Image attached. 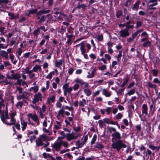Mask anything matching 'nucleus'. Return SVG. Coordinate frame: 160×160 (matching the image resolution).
Masks as SVG:
<instances>
[{"label": "nucleus", "mask_w": 160, "mask_h": 160, "mask_svg": "<svg viewBox=\"0 0 160 160\" xmlns=\"http://www.w3.org/2000/svg\"><path fill=\"white\" fill-rule=\"evenodd\" d=\"M9 117L8 116V112H6L5 113L3 114L0 116L2 121L4 123L8 125L11 126L14 125L12 128L14 132H16L15 127L18 130H20V125L18 123H16V120L15 117L16 115V113L15 111H10L9 113Z\"/></svg>", "instance_id": "f257e3e1"}, {"label": "nucleus", "mask_w": 160, "mask_h": 160, "mask_svg": "<svg viewBox=\"0 0 160 160\" xmlns=\"http://www.w3.org/2000/svg\"><path fill=\"white\" fill-rule=\"evenodd\" d=\"M112 143L111 145L112 149H116L117 151L119 152L122 148L127 147V145L123 142L121 140V136L120 134L117 131L112 134Z\"/></svg>", "instance_id": "f03ea898"}, {"label": "nucleus", "mask_w": 160, "mask_h": 160, "mask_svg": "<svg viewBox=\"0 0 160 160\" xmlns=\"http://www.w3.org/2000/svg\"><path fill=\"white\" fill-rule=\"evenodd\" d=\"M11 76L9 77V78L13 79L15 80H17V83L13 84L14 85H17L19 84L20 85L21 81V76L18 73H14V71L13 70H12L11 71Z\"/></svg>", "instance_id": "7ed1b4c3"}, {"label": "nucleus", "mask_w": 160, "mask_h": 160, "mask_svg": "<svg viewBox=\"0 0 160 160\" xmlns=\"http://www.w3.org/2000/svg\"><path fill=\"white\" fill-rule=\"evenodd\" d=\"M88 139V136L86 135L83 136L81 138V140H77L76 143L75 145L76 146V148H82Z\"/></svg>", "instance_id": "20e7f679"}, {"label": "nucleus", "mask_w": 160, "mask_h": 160, "mask_svg": "<svg viewBox=\"0 0 160 160\" xmlns=\"http://www.w3.org/2000/svg\"><path fill=\"white\" fill-rule=\"evenodd\" d=\"M43 98L42 93L40 92H38L34 95L32 99V102L33 104H35L39 101H42Z\"/></svg>", "instance_id": "39448f33"}, {"label": "nucleus", "mask_w": 160, "mask_h": 160, "mask_svg": "<svg viewBox=\"0 0 160 160\" xmlns=\"http://www.w3.org/2000/svg\"><path fill=\"white\" fill-rule=\"evenodd\" d=\"M80 134L72 132L71 133H68L66 134L67 140L70 141L72 140L75 139L79 136Z\"/></svg>", "instance_id": "423d86ee"}, {"label": "nucleus", "mask_w": 160, "mask_h": 160, "mask_svg": "<svg viewBox=\"0 0 160 160\" xmlns=\"http://www.w3.org/2000/svg\"><path fill=\"white\" fill-rule=\"evenodd\" d=\"M28 117H30L31 119L36 123V125L38 126L40 124L39 118L36 113L32 114V113H29L27 115Z\"/></svg>", "instance_id": "0eeeda50"}, {"label": "nucleus", "mask_w": 160, "mask_h": 160, "mask_svg": "<svg viewBox=\"0 0 160 160\" xmlns=\"http://www.w3.org/2000/svg\"><path fill=\"white\" fill-rule=\"evenodd\" d=\"M129 31V29L127 28L121 30L119 32L120 36L122 38H124L128 36L130 34Z\"/></svg>", "instance_id": "6e6552de"}, {"label": "nucleus", "mask_w": 160, "mask_h": 160, "mask_svg": "<svg viewBox=\"0 0 160 160\" xmlns=\"http://www.w3.org/2000/svg\"><path fill=\"white\" fill-rule=\"evenodd\" d=\"M52 148L56 151H59L60 150L62 146L60 141L55 142L52 145Z\"/></svg>", "instance_id": "1a4fd4ad"}, {"label": "nucleus", "mask_w": 160, "mask_h": 160, "mask_svg": "<svg viewBox=\"0 0 160 160\" xmlns=\"http://www.w3.org/2000/svg\"><path fill=\"white\" fill-rule=\"evenodd\" d=\"M74 82L77 83H79L81 85H84V87L85 88H88L89 87L88 83L86 82H84V81L81 79L77 78L74 80Z\"/></svg>", "instance_id": "9d476101"}, {"label": "nucleus", "mask_w": 160, "mask_h": 160, "mask_svg": "<svg viewBox=\"0 0 160 160\" xmlns=\"http://www.w3.org/2000/svg\"><path fill=\"white\" fill-rule=\"evenodd\" d=\"M62 64H65V62L63 59H60L58 60H56L55 61V66L56 67L59 68L61 70L62 69L61 66Z\"/></svg>", "instance_id": "9b49d317"}, {"label": "nucleus", "mask_w": 160, "mask_h": 160, "mask_svg": "<svg viewBox=\"0 0 160 160\" xmlns=\"http://www.w3.org/2000/svg\"><path fill=\"white\" fill-rule=\"evenodd\" d=\"M20 122L22 130V131H24L26 129L28 123V122L24 119H21Z\"/></svg>", "instance_id": "f8f14e48"}, {"label": "nucleus", "mask_w": 160, "mask_h": 160, "mask_svg": "<svg viewBox=\"0 0 160 160\" xmlns=\"http://www.w3.org/2000/svg\"><path fill=\"white\" fill-rule=\"evenodd\" d=\"M62 121H56L55 122L54 125V129L58 130L61 128L62 124Z\"/></svg>", "instance_id": "ddd939ff"}, {"label": "nucleus", "mask_w": 160, "mask_h": 160, "mask_svg": "<svg viewBox=\"0 0 160 160\" xmlns=\"http://www.w3.org/2000/svg\"><path fill=\"white\" fill-rule=\"evenodd\" d=\"M56 95L54 94L52 96H50L48 98L47 103L50 104L51 102H54L55 100Z\"/></svg>", "instance_id": "4468645a"}, {"label": "nucleus", "mask_w": 160, "mask_h": 160, "mask_svg": "<svg viewBox=\"0 0 160 160\" xmlns=\"http://www.w3.org/2000/svg\"><path fill=\"white\" fill-rule=\"evenodd\" d=\"M140 1L139 0H137L134 4L132 9L133 11H137L139 9Z\"/></svg>", "instance_id": "2eb2a0df"}, {"label": "nucleus", "mask_w": 160, "mask_h": 160, "mask_svg": "<svg viewBox=\"0 0 160 160\" xmlns=\"http://www.w3.org/2000/svg\"><path fill=\"white\" fill-rule=\"evenodd\" d=\"M63 89H65L68 92L70 93L72 90V88L69 87V85L68 83L64 84L62 87Z\"/></svg>", "instance_id": "dca6fc26"}, {"label": "nucleus", "mask_w": 160, "mask_h": 160, "mask_svg": "<svg viewBox=\"0 0 160 160\" xmlns=\"http://www.w3.org/2000/svg\"><path fill=\"white\" fill-rule=\"evenodd\" d=\"M50 81L48 80L46 82V88L43 87L40 89V91L42 93H44L45 91L48 90L49 87Z\"/></svg>", "instance_id": "f3484780"}, {"label": "nucleus", "mask_w": 160, "mask_h": 160, "mask_svg": "<svg viewBox=\"0 0 160 160\" xmlns=\"http://www.w3.org/2000/svg\"><path fill=\"white\" fill-rule=\"evenodd\" d=\"M0 55L5 59L7 60L8 58V52L4 50L0 51Z\"/></svg>", "instance_id": "a211bd4d"}, {"label": "nucleus", "mask_w": 160, "mask_h": 160, "mask_svg": "<svg viewBox=\"0 0 160 160\" xmlns=\"http://www.w3.org/2000/svg\"><path fill=\"white\" fill-rule=\"evenodd\" d=\"M50 11V10H45L44 9L41 10L38 12L37 13V16H40L43 14H47L49 13Z\"/></svg>", "instance_id": "6ab92c4d"}, {"label": "nucleus", "mask_w": 160, "mask_h": 160, "mask_svg": "<svg viewBox=\"0 0 160 160\" xmlns=\"http://www.w3.org/2000/svg\"><path fill=\"white\" fill-rule=\"evenodd\" d=\"M38 138L42 142L43 141L48 140V137L45 134H42L40 135Z\"/></svg>", "instance_id": "aec40b11"}, {"label": "nucleus", "mask_w": 160, "mask_h": 160, "mask_svg": "<svg viewBox=\"0 0 160 160\" xmlns=\"http://www.w3.org/2000/svg\"><path fill=\"white\" fill-rule=\"evenodd\" d=\"M148 106L145 104L142 105V113H144L146 115H148Z\"/></svg>", "instance_id": "412c9836"}, {"label": "nucleus", "mask_w": 160, "mask_h": 160, "mask_svg": "<svg viewBox=\"0 0 160 160\" xmlns=\"http://www.w3.org/2000/svg\"><path fill=\"white\" fill-rule=\"evenodd\" d=\"M88 101L84 98L82 99V100L79 101V105L80 107H84L85 105L87 104Z\"/></svg>", "instance_id": "4be33fe9"}, {"label": "nucleus", "mask_w": 160, "mask_h": 160, "mask_svg": "<svg viewBox=\"0 0 160 160\" xmlns=\"http://www.w3.org/2000/svg\"><path fill=\"white\" fill-rule=\"evenodd\" d=\"M9 58L11 62L14 65H15L17 62V60L15 59L14 55L12 54H10Z\"/></svg>", "instance_id": "5701e85b"}, {"label": "nucleus", "mask_w": 160, "mask_h": 160, "mask_svg": "<svg viewBox=\"0 0 160 160\" xmlns=\"http://www.w3.org/2000/svg\"><path fill=\"white\" fill-rule=\"evenodd\" d=\"M38 86H36L30 88L28 91L30 92H32L34 93H36L38 91Z\"/></svg>", "instance_id": "b1692460"}, {"label": "nucleus", "mask_w": 160, "mask_h": 160, "mask_svg": "<svg viewBox=\"0 0 160 160\" xmlns=\"http://www.w3.org/2000/svg\"><path fill=\"white\" fill-rule=\"evenodd\" d=\"M147 85L148 88H151L154 89H156L157 87V85L154 84H152L150 82H147Z\"/></svg>", "instance_id": "393cba45"}, {"label": "nucleus", "mask_w": 160, "mask_h": 160, "mask_svg": "<svg viewBox=\"0 0 160 160\" xmlns=\"http://www.w3.org/2000/svg\"><path fill=\"white\" fill-rule=\"evenodd\" d=\"M8 15L10 17V18L12 20L17 19L19 16V14L15 15L13 13L10 12L8 13Z\"/></svg>", "instance_id": "a878e982"}, {"label": "nucleus", "mask_w": 160, "mask_h": 160, "mask_svg": "<svg viewBox=\"0 0 160 160\" xmlns=\"http://www.w3.org/2000/svg\"><path fill=\"white\" fill-rule=\"evenodd\" d=\"M83 91L86 95L88 97L89 96L92 94V91L88 88H86L84 89Z\"/></svg>", "instance_id": "bb28decb"}, {"label": "nucleus", "mask_w": 160, "mask_h": 160, "mask_svg": "<svg viewBox=\"0 0 160 160\" xmlns=\"http://www.w3.org/2000/svg\"><path fill=\"white\" fill-rule=\"evenodd\" d=\"M42 155L46 159L48 157H49L51 158V160H56L55 158L52 157L49 154L44 152L42 154Z\"/></svg>", "instance_id": "cd10ccee"}, {"label": "nucleus", "mask_w": 160, "mask_h": 160, "mask_svg": "<svg viewBox=\"0 0 160 160\" xmlns=\"http://www.w3.org/2000/svg\"><path fill=\"white\" fill-rule=\"evenodd\" d=\"M33 70L34 72H37L38 71H40L41 70V67L39 65H36L33 68Z\"/></svg>", "instance_id": "c85d7f7f"}, {"label": "nucleus", "mask_w": 160, "mask_h": 160, "mask_svg": "<svg viewBox=\"0 0 160 160\" xmlns=\"http://www.w3.org/2000/svg\"><path fill=\"white\" fill-rule=\"evenodd\" d=\"M104 147V145L100 142H97L95 146V148H97L99 149H102Z\"/></svg>", "instance_id": "c756f323"}, {"label": "nucleus", "mask_w": 160, "mask_h": 160, "mask_svg": "<svg viewBox=\"0 0 160 160\" xmlns=\"http://www.w3.org/2000/svg\"><path fill=\"white\" fill-rule=\"evenodd\" d=\"M85 45L83 42L80 47V50H81V53L84 52H87V50L85 49Z\"/></svg>", "instance_id": "7c9ffc66"}, {"label": "nucleus", "mask_w": 160, "mask_h": 160, "mask_svg": "<svg viewBox=\"0 0 160 160\" xmlns=\"http://www.w3.org/2000/svg\"><path fill=\"white\" fill-rule=\"evenodd\" d=\"M102 94L106 97H109L111 95V94L108 92L106 89L104 88L102 90Z\"/></svg>", "instance_id": "2f4dec72"}, {"label": "nucleus", "mask_w": 160, "mask_h": 160, "mask_svg": "<svg viewBox=\"0 0 160 160\" xmlns=\"http://www.w3.org/2000/svg\"><path fill=\"white\" fill-rule=\"evenodd\" d=\"M36 144L37 146L39 147L43 146L44 143L39 139L37 138L36 140Z\"/></svg>", "instance_id": "473e14b6"}, {"label": "nucleus", "mask_w": 160, "mask_h": 160, "mask_svg": "<svg viewBox=\"0 0 160 160\" xmlns=\"http://www.w3.org/2000/svg\"><path fill=\"white\" fill-rule=\"evenodd\" d=\"M157 0H150L149 1L150 3H153L149 5V7H152L153 6H156L158 4L157 2Z\"/></svg>", "instance_id": "72a5a7b5"}, {"label": "nucleus", "mask_w": 160, "mask_h": 160, "mask_svg": "<svg viewBox=\"0 0 160 160\" xmlns=\"http://www.w3.org/2000/svg\"><path fill=\"white\" fill-rule=\"evenodd\" d=\"M65 112L64 108L62 107L58 111V114L61 115L62 117H64V113Z\"/></svg>", "instance_id": "f704fd0d"}, {"label": "nucleus", "mask_w": 160, "mask_h": 160, "mask_svg": "<svg viewBox=\"0 0 160 160\" xmlns=\"http://www.w3.org/2000/svg\"><path fill=\"white\" fill-rule=\"evenodd\" d=\"M95 71V69H94L92 71L91 73H90L89 72H88V73L89 74L87 76V78H93L94 76V73Z\"/></svg>", "instance_id": "c9c22d12"}, {"label": "nucleus", "mask_w": 160, "mask_h": 160, "mask_svg": "<svg viewBox=\"0 0 160 160\" xmlns=\"http://www.w3.org/2000/svg\"><path fill=\"white\" fill-rule=\"evenodd\" d=\"M61 146L63 145L65 148H67L68 146V142L62 140H60Z\"/></svg>", "instance_id": "e433bc0d"}, {"label": "nucleus", "mask_w": 160, "mask_h": 160, "mask_svg": "<svg viewBox=\"0 0 160 160\" xmlns=\"http://www.w3.org/2000/svg\"><path fill=\"white\" fill-rule=\"evenodd\" d=\"M54 75V72L53 71L51 72L47 75L46 78L47 79H51L52 78V75Z\"/></svg>", "instance_id": "4c0bfd02"}, {"label": "nucleus", "mask_w": 160, "mask_h": 160, "mask_svg": "<svg viewBox=\"0 0 160 160\" xmlns=\"http://www.w3.org/2000/svg\"><path fill=\"white\" fill-rule=\"evenodd\" d=\"M22 52V49L21 48H19L18 49V50L16 51V54H17L18 57L19 58V56H21Z\"/></svg>", "instance_id": "58836bf2"}, {"label": "nucleus", "mask_w": 160, "mask_h": 160, "mask_svg": "<svg viewBox=\"0 0 160 160\" xmlns=\"http://www.w3.org/2000/svg\"><path fill=\"white\" fill-rule=\"evenodd\" d=\"M40 33V28H38L37 29L34 30L33 34L34 36H37Z\"/></svg>", "instance_id": "ea45409f"}, {"label": "nucleus", "mask_w": 160, "mask_h": 160, "mask_svg": "<svg viewBox=\"0 0 160 160\" xmlns=\"http://www.w3.org/2000/svg\"><path fill=\"white\" fill-rule=\"evenodd\" d=\"M23 103L22 102H19L17 103L16 105V106L18 108L20 109L22 108Z\"/></svg>", "instance_id": "a19ab883"}, {"label": "nucleus", "mask_w": 160, "mask_h": 160, "mask_svg": "<svg viewBox=\"0 0 160 160\" xmlns=\"http://www.w3.org/2000/svg\"><path fill=\"white\" fill-rule=\"evenodd\" d=\"M97 139V136L95 134L94 135L93 137L92 138V140L90 144L91 145H92L95 143V142L96 140Z\"/></svg>", "instance_id": "79ce46f5"}, {"label": "nucleus", "mask_w": 160, "mask_h": 160, "mask_svg": "<svg viewBox=\"0 0 160 160\" xmlns=\"http://www.w3.org/2000/svg\"><path fill=\"white\" fill-rule=\"evenodd\" d=\"M129 78H126L124 80L123 83L121 84V87H123L124 86H125L126 85L127 83L129 81Z\"/></svg>", "instance_id": "37998d69"}, {"label": "nucleus", "mask_w": 160, "mask_h": 160, "mask_svg": "<svg viewBox=\"0 0 160 160\" xmlns=\"http://www.w3.org/2000/svg\"><path fill=\"white\" fill-rule=\"evenodd\" d=\"M97 38L98 41H102L103 40V35L102 34H99L97 36Z\"/></svg>", "instance_id": "c03bdc74"}, {"label": "nucleus", "mask_w": 160, "mask_h": 160, "mask_svg": "<svg viewBox=\"0 0 160 160\" xmlns=\"http://www.w3.org/2000/svg\"><path fill=\"white\" fill-rule=\"evenodd\" d=\"M47 117H45V119L44 120L43 123H42V126L43 128H46L47 126Z\"/></svg>", "instance_id": "a18cd8bd"}, {"label": "nucleus", "mask_w": 160, "mask_h": 160, "mask_svg": "<svg viewBox=\"0 0 160 160\" xmlns=\"http://www.w3.org/2000/svg\"><path fill=\"white\" fill-rule=\"evenodd\" d=\"M79 85L78 83L75 84L73 86L72 89H73L74 91L77 90L79 88Z\"/></svg>", "instance_id": "49530a36"}, {"label": "nucleus", "mask_w": 160, "mask_h": 160, "mask_svg": "<svg viewBox=\"0 0 160 160\" xmlns=\"http://www.w3.org/2000/svg\"><path fill=\"white\" fill-rule=\"evenodd\" d=\"M135 92V89H130L127 93V94L130 96L131 95L134 94Z\"/></svg>", "instance_id": "de8ad7c7"}, {"label": "nucleus", "mask_w": 160, "mask_h": 160, "mask_svg": "<svg viewBox=\"0 0 160 160\" xmlns=\"http://www.w3.org/2000/svg\"><path fill=\"white\" fill-rule=\"evenodd\" d=\"M25 97L26 96L24 95V94L17 96V98L18 100H20L23 98H25Z\"/></svg>", "instance_id": "09e8293b"}, {"label": "nucleus", "mask_w": 160, "mask_h": 160, "mask_svg": "<svg viewBox=\"0 0 160 160\" xmlns=\"http://www.w3.org/2000/svg\"><path fill=\"white\" fill-rule=\"evenodd\" d=\"M152 72L153 73V75L155 77L157 76L158 73V70L155 69H152Z\"/></svg>", "instance_id": "8fccbe9b"}, {"label": "nucleus", "mask_w": 160, "mask_h": 160, "mask_svg": "<svg viewBox=\"0 0 160 160\" xmlns=\"http://www.w3.org/2000/svg\"><path fill=\"white\" fill-rule=\"evenodd\" d=\"M3 82L5 85H11L13 84L12 83L10 82V81H9L7 79L4 80Z\"/></svg>", "instance_id": "3c124183"}, {"label": "nucleus", "mask_w": 160, "mask_h": 160, "mask_svg": "<svg viewBox=\"0 0 160 160\" xmlns=\"http://www.w3.org/2000/svg\"><path fill=\"white\" fill-rule=\"evenodd\" d=\"M150 44L151 43L149 41H147L143 43V46L144 47H148L149 46Z\"/></svg>", "instance_id": "603ef678"}, {"label": "nucleus", "mask_w": 160, "mask_h": 160, "mask_svg": "<svg viewBox=\"0 0 160 160\" xmlns=\"http://www.w3.org/2000/svg\"><path fill=\"white\" fill-rule=\"evenodd\" d=\"M42 130L44 132L48 133V135H51L52 134V132L48 129H46L45 128H43Z\"/></svg>", "instance_id": "864d4df0"}, {"label": "nucleus", "mask_w": 160, "mask_h": 160, "mask_svg": "<svg viewBox=\"0 0 160 160\" xmlns=\"http://www.w3.org/2000/svg\"><path fill=\"white\" fill-rule=\"evenodd\" d=\"M125 88L123 89H120L118 90V91H116L117 94L118 96H119V95L121 94L123 92Z\"/></svg>", "instance_id": "5fc2aeb1"}, {"label": "nucleus", "mask_w": 160, "mask_h": 160, "mask_svg": "<svg viewBox=\"0 0 160 160\" xmlns=\"http://www.w3.org/2000/svg\"><path fill=\"white\" fill-rule=\"evenodd\" d=\"M153 82L154 83L158 84L159 86H160V80H159L158 78H154Z\"/></svg>", "instance_id": "6e6d98bb"}, {"label": "nucleus", "mask_w": 160, "mask_h": 160, "mask_svg": "<svg viewBox=\"0 0 160 160\" xmlns=\"http://www.w3.org/2000/svg\"><path fill=\"white\" fill-rule=\"evenodd\" d=\"M122 114L121 113H118L116 115L115 117L117 119H119L122 118Z\"/></svg>", "instance_id": "4d7b16f0"}, {"label": "nucleus", "mask_w": 160, "mask_h": 160, "mask_svg": "<svg viewBox=\"0 0 160 160\" xmlns=\"http://www.w3.org/2000/svg\"><path fill=\"white\" fill-rule=\"evenodd\" d=\"M106 65H103L102 66L99 67H98V69L101 71L104 70L106 69Z\"/></svg>", "instance_id": "13d9d810"}, {"label": "nucleus", "mask_w": 160, "mask_h": 160, "mask_svg": "<svg viewBox=\"0 0 160 160\" xmlns=\"http://www.w3.org/2000/svg\"><path fill=\"white\" fill-rule=\"evenodd\" d=\"M44 112H42L41 111H39V115L42 119H43L44 118H45V114H44Z\"/></svg>", "instance_id": "bf43d9fd"}, {"label": "nucleus", "mask_w": 160, "mask_h": 160, "mask_svg": "<svg viewBox=\"0 0 160 160\" xmlns=\"http://www.w3.org/2000/svg\"><path fill=\"white\" fill-rule=\"evenodd\" d=\"M23 89L22 88L17 86L16 87V91H18L19 94L22 93V90Z\"/></svg>", "instance_id": "052dcab7"}, {"label": "nucleus", "mask_w": 160, "mask_h": 160, "mask_svg": "<svg viewBox=\"0 0 160 160\" xmlns=\"http://www.w3.org/2000/svg\"><path fill=\"white\" fill-rule=\"evenodd\" d=\"M104 57L108 61H110L111 59V57L108 54H105L104 55Z\"/></svg>", "instance_id": "680f3d73"}, {"label": "nucleus", "mask_w": 160, "mask_h": 160, "mask_svg": "<svg viewBox=\"0 0 160 160\" xmlns=\"http://www.w3.org/2000/svg\"><path fill=\"white\" fill-rule=\"evenodd\" d=\"M103 82L102 79L99 80H96L94 82V83H98V85H99L101 84V83Z\"/></svg>", "instance_id": "e2e57ef3"}, {"label": "nucleus", "mask_w": 160, "mask_h": 160, "mask_svg": "<svg viewBox=\"0 0 160 160\" xmlns=\"http://www.w3.org/2000/svg\"><path fill=\"white\" fill-rule=\"evenodd\" d=\"M46 107L44 104H43L42 106V109L41 108H40V111H41L42 112H45L46 111Z\"/></svg>", "instance_id": "0e129e2a"}, {"label": "nucleus", "mask_w": 160, "mask_h": 160, "mask_svg": "<svg viewBox=\"0 0 160 160\" xmlns=\"http://www.w3.org/2000/svg\"><path fill=\"white\" fill-rule=\"evenodd\" d=\"M3 65L5 67H6L8 66H10L11 65L10 62L8 61H4L3 62Z\"/></svg>", "instance_id": "69168bd1"}, {"label": "nucleus", "mask_w": 160, "mask_h": 160, "mask_svg": "<svg viewBox=\"0 0 160 160\" xmlns=\"http://www.w3.org/2000/svg\"><path fill=\"white\" fill-rule=\"evenodd\" d=\"M62 104L61 102L57 101L56 104V106L57 108H61L62 107Z\"/></svg>", "instance_id": "338daca9"}, {"label": "nucleus", "mask_w": 160, "mask_h": 160, "mask_svg": "<svg viewBox=\"0 0 160 160\" xmlns=\"http://www.w3.org/2000/svg\"><path fill=\"white\" fill-rule=\"evenodd\" d=\"M74 71V68H71L68 69V73L69 75H71L72 74Z\"/></svg>", "instance_id": "774afa93"}]
</instances>
